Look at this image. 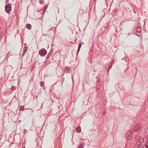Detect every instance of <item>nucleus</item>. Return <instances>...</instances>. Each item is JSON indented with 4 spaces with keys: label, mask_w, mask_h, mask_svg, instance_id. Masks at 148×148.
<instances>
[{
    "label": "nucleus",
    "mask_w": 148,
    "mask_h": 148,
    "mask_svg": "<svg viewBox=\"0 0 148 148\" xmlns=\"http://www.w3.org/2000/svg\"><path fill=\"white\" fill-rule=\"evenodd\" d=\"M141 126L140 125H137L134 127V130L136 131H139L141 129Z\"/></svg>",
    "instance_id": "obj_1"
},
{
    "label": "nucleus",
    "mask_w": 148,
    "mask_h": 148,
    "mask_svg": "<svg viewBox=\"0 0 148 148\" xmlns=\"http://www.w3.org/2000/svg\"><path fill=\"white\" fill-rule=\"evenodd\" d=\"M5 10L7 12H9L11 10V8L9 5H6L5 7Z\"/></svg>",
    "instance_id": "obj_2"
},
{
    "label": "nucleus",
    "mask_w": 148,
    "mask_h": 148,
    "mask_svg": "<svg viewBox=\"0 0 148 148\" xmlns=\"http://www.w3.org/2000/svg\"><path fill=\"white\" fill-rule=\"evenodd\" d=\"M40 55H45L46 54V52L45 50H42L40 52Z\"/></svg>",
    "instance_id": "obj_3"
},
{
    "label": "nucleus",
    "mask_w": 148,
    "mask_h": 148,
    "mask_svg": "<svg viewBox=\"0 0 148 148\" xmlns=\"http://www.w3.org/2000/svg\"><path fill=\"white\" fill-rule=\"evenodd\" d=\"M141 29L140 28H139V29H137V35L138 36H139V35H140V33H141Z\"/></svg>",
    "instance_id": "obj_4"
},
{
    "label": "nucleus",
    "mask_w": 148,
    "mask_h": 148,
    "mask_svg": "<svg viewBox=\"0 0 148 148\" xmlns=\"http://www.w3.org/2000/svg\"><path fill=\"white\" fill-rule=\"evenodd\" d=\"M76 130L77 132H79L81 130V127L80 126L77 127L76 128Z\"/></svg>",
    "instance_id": "obj_5"
},
{
    "label": "nucleus",
    "mask_w": 148,
    "mask_h": 148,
    "mask_svg": "<svg viewBox=\"0 0 148 148\" xmlns=\"http://www.w3.org/2000/svg\"><path fill=\"white\" fill-rule=\"evenodd\" d=\"M26 26L27 28L29 29H30L31 28V26L29 24H27Z\"/></svg>",
    "instance_id": "obj_6"
},
{
    "label": "nucleus",
    "mask_w": 148,
    "mask_h": 148,
    "mask_svg": "<svg viewBox=\"0 0 148 148\" xmlns=\"http://www.w3.org/2000/svg\"><path fill=\"white\" fill-rule=\"evenodd\" d=\"M138 141L140 142V143H142L143 142V140L142 138H139V139Z\"/></svg>",
    "instance_id": "obj_7"
},
{
    "label": "nucleus",
    "mask_w": 148,
    "mask_h": 148,
    "mask_svg": "<svg viewBox=\"0 0 148 148\" xmlns=\"http://www.w3.org/2000/svg\"><path fill=\"white\" fill-rule=\"evenodd\" d=\"M141 143H140V142H139V141H138L136 142V146L138 147L140 145V144Z\"/></svg>",
    "instance_id": "obj_8"
},
{
    "label": "nucleus",
    "mask_w": 148,
    "mask_h": 148,
    "mask_svg": "<svg viewBox=\"0 0 148 148\" xmlns=\"http://www.w3.org/2000/svg\"><path fill=\"white\" fill-rule=\"evenodd\" d=\"M126 137L128 139H129V140L131 139V137L130 136H129V135L128 134H127L126 135Z\"/></svg>",
    "instance_id": "obj_9"
},
{
    "label": "nucleus",
    "mask_w": 148,
    "mask_h": 148,
    "mask_svg": "<svg viewBox=\"0 0 148 148\" xmlns=\"http://www.w3.org/2000/svg\"><path fill=\"white\" fill-rule=\"evenodd\" d=\"M84 145L82 144H81L79 146V148H83Z\"/></svg>",
    "instance_id": "obj_10"
},
{
    "label": "nucleus",
    "mask_w": 148,
    "mask_h": 148,
    "mask_svg": "<svg viewBox=\"0 0 148 148\" xmlns=\"http://www.w3.org/2000/svg\"><path fill=\"white\" fill-rule=\"evenodd\" d=\"M81 44H79V45H78V50H79L81 47Z\"/></svg>",
    "instance_id": "obj_11"
},
{
    "label": "nucleus",
    "mask_w": 148,
    "mask_h": 148,
    "mask_svg": "<svg viewBox=\"0 0 148 148\" xmlns=\"http://www.w3.org/2000/svg\"><path fill=\"white\" fill-rule=\"evenodd\" d=\"M103 114H104V112H103Z\"/></svg>",
    "instance_id": "obj_12"
}]
</instances>
